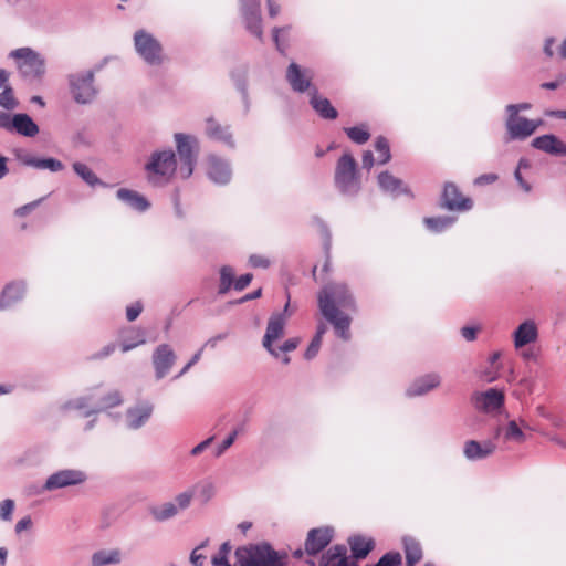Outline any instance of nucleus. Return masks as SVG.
<instances>
[{"label": "nucleus", "instance_id": "f3484780", "mask_svg": "<svg viewBox=\"0 0 566 566\" xmlns=\"http://www.w3.org/2000/svg\"><path fill=\"white\" fill-rule=\"evenodd\" d=\"M247 29L256 38L262 39V19L259 0H241Z\"/></svg>", "mask_w": 566, "mask_h": 566}, {"label": "nucleus", "instance_id": "c9c22d12", "mask_svg": "<svg viewBox=\"0 0 566 566\" xmlns=\"http://www.w3.org/2000/svg\"><path fill=\"white\" fill-rule=\"evenodd\" d=\"M378 184L385 191H390L394 193L402 191V181L388 171L379 174Z\"/></svg>", "mask_w": 566, "mask_h": 566}, {"label": "nucleus", "instance_id": "a19ab883", "mask_svg": "<svg viewBox=\"0 0 566 566\" xmlns=\"http://www.w3.org/2000/svg\"><path fill=\"white\" fill-rule=\"evenodd\" d=\"M375 149L378 153V164L384 165L390 160L391 154L387 138L384 136L377 137L375 140Z\"/></svg>", "mask_w": 566, "mask_h": 566}, {"label": "nucleus", "instance_id": "49530a36", "mask_svg": "<svg viewBox=\"0 0 566 566\" xmlns=\"http://www.w3.org/2000/svg\"><path fill=\"white\" fill-rule=\"evenodd\" d=\"M402 563V557L399 552H388L384 554L375 566H400Z\"/></svg>", "mask_w": 566, "mask_h": 566}, {"label": "nucleus", "instance_id": "b1692460", "mask_svg": "<svg viewBox=\"0 0 566 566\" xmlns=\"http://www.w3.org/2000/svg\"><path fill=\"white\" fill-rule=\"evenodd\" d=\"M207 172L210 179L217 184H227L231 177L228 164L217 156L208 157Z\"/></svg>", "mask_w": 566, "mask_h": 566}, {"label": "nucleus", "instance_id": "79ce46f5", "mask_svg": "<svg viewBox=\"0 0 566 566\" xmlns=\"http://www.w3.org/2000/svg\"><path fill=\"white\" fill-rule=\"evenodd\" d=\"M423 222L431 231L441 232L452 224L453 219L449 217L424 218Z\"/></svg>", "mask_w": 566, "mask_h": 566}, {"label": "nucleus", "instance_id": "dca6fc26", "mask_svg": "<svg viewBox=\"0 0 566 566\" xmlns=\"http://www.w3.org/2000/svg\"><path fill=\"white\" fill-rule=\"evenodd\" d=\"M154 411V405L147 400L139 401L126 410V426L130 430H137L145 426Z\"/></svg>", "mask_w": 566, "mask_h": 566}, {"label": "nucleus", "instance_id": "5701e85b", "mask_svg": "<svg viewBox=\"0 0 566 566\" xmlns=\"http://www.w3.org/2000/svg\"><path fill=\"white\" fill-rule=\"evenodd\" d=\"M440 384V377L437 374H428L417 378L406 390V396L419 397L423 396Z\"/></svg>", "mask_w": 566, "mask_h": 566}, {"label": "nucleus", "instance_id": "cd10ccee", "mask_svg": "<svg viewBox=\"0 0 566 566\" xmlns=\"http://www.w3.org/2000/svg\"><path fill=\"white\" fill-rule=\"evenodd\" d=\"M537 337V328L533 322L522 323L514 333V344L516 348H521Z\"/></svg>", "mask_w": 566, "mask_h": 566}, {"label": "nucleus", "instance_id": "4c0bfd02", "mask_svg": "<svg viewBox=\"0 0 566 566\" xmlns=\"http://www.w3.org/2000/svg\"><path fill=\"white\" fill-rule=\"evenodd\" d=\"M176 356H154L156 378H164L175 363Z\"/></svg>", "mask_w": 566, "mask_h": 566}, {"label": "nucleus", "instance_id": "4d7b16f0", "mask_svg": "<svg viewBox=\"0 0 566 566\" xmlns=\"http://www.w3.org/2000/svg\"><path fill=\"white\" fill-rule=\"evenodd\" d=\"M499 179V176L496 174L490 172V174H483L475 178L474 184L478 186H484L495 182Z\"/></svg>", "mask_w": 566, "mask_h": 566}, {"label": "nucleus", "instance_id": "69168bd1", "mask_svg": "<svg viewBox=\"0 0 566 566\" xmlns=\"http://www.w3.org/2000/svg\"><path fill=\"white\" fill-rule=\"evenodd\" d=\"M363 167L366 168V169H371V167L374 166L375 164V159H374V155L370 150H366L364 151L363 154Z\"/></svg>", "mask_w": 566, "mask_h": 566}, {"label": "nucleus", "instance_id": "6ab92c4d", "mask_svg": "<svg viewBox=\"0 0 566 566\" xmlns=\"http://www.w3.org/2000/svg\"><path fill=\"white\" fill-rule=\"evenodd\" d=\"M347 543L352 551L353 560L355 562L365 559L376 546L373 537H365L359 534L349 536Z\"/></svg>", "mask_w": 566, "mask_h": 566}, {"label": "nucleus", "instance_id": "7c9ffc66", "mask_svg": "<svg viewBox=\"0 0 566 566\" xmlns=\"http://www.w3.org/2000/svg\"><path fill=\"white\" fill-rule=\"evenodd\" d=\"M117 198L139 211H144L149 207L148 201L134 190L120 188L117 190Z\"/></svg>", "mask_w": 566, "mask_h": 566}, {"label": "nucleus", "instance_id": "052dcab7", "mask_svg": "<svg viewBox=\"0 0 566 566\" xmlns=\"http://www.w3.org/2000/svg\"><path fill=\"white\" fill-rule=\"evenodd\" d=\"M478 331H479V327L464 326V327L461 328V335L467 340L472 342V340H474L476 338Z\"/></svg>", "mask_w": 566, "mask_h": 566}, {"label": "nucleus", "instance_id": "4468645a", "mask_svg": "<svg viewBox=\"0 0 566 566\" xmlns=\"http://www.w3.org/2000/svg\"><path fill=\"white\" fill-rule=\"evenodd\" d=\"M286 81L291 88L297 93L311 92L314 74L308 69H302L298 64L292 62L286 70Z\"/></svg>", "mask_w": 566, "mask_h": 566}, {"label": "nucleus", "instance_id": "774afa93", "mask_svg": "<svg viewBox=\"0 0 566 566\" xmlns=\"http://www.w3.org/2000/svg\"><path fill=\"white\" fill-rule=\"evenodd\" d=\"M544 418H546L548 421H551V423L556 428H563L565 426V421L563 420V418H560L558 416H554L553 413L544 415Z\"/></svg>", "mask_w": 566, "mask_h": 566}, {"label": "nucleus", "instance_id": "6e6552de", "mask_svg": "<svg viewBox=\"0 0 566 566\" xmlns=\"http://www.w3.org/2000/svg\"><path fill=\"white\" fill-rule=\"evenodd\" d=\"M87 480V474L77 469H64L49 475L40 489H31L30 494H39L44 491H54L63 488L80 485Z\"/></svg>", "mask_w": 566, "mask_h": 566}, {"label": "nucleus", "instance_id": "a18cd8bd", "mask_svg": "<svg viewBox=\"0 0 566 566\" xmlns=\"http://www.w3.org/2000/svg\"><path fill=\"white\" fill-rule=\"evenodd\" d=\"M17 105L18 102L14 97L12 87H3V91L0 93V106L6 109H14Z\"/></svg>", "mask_w": 566, "mask_h": 566}, {"label": "nucleus", "instance_id": "f03ea898", "mask_svg": "<svg viewBox=\"0 0 566 566\" xmlns=\"http://www.w3.org/2000/svg\"><path fill=\"white\" fill-rule=\"evenodd\" d=\"M235 566H287L289 554L285 549H275L263 541L239 546L234 551Z\"/></svg>", "mask_w": 566, "mask_h": 566}, {"label": "nucleus", "instance_id": "ea45409f", "mask_svg": "<svg viewBox=\"0 0 566 566\" xmlns=\"http://www.w3.org/2000/svg\"><path fill=\"white\" fill-rule=\"evenodd\" d=\"M234 284V271L231 266H222L220 270L219 294H226Z\"/></svg>", "mask_w": 566, "mask_h": 566}, {"label": "nucleus", "instance_id": "3c124183", "mask_svg": "<svg viewBox=\"0 0 566 566\" xmlns=\"http://www.w3.org/2000/svg\"><path fill=\"white\" fill-rule=\"evenodd\" d=\"M193 492L192 490H189V491H185L182 493H179L176 497H175V501H176V505L178 507V512L181 510H186L190 506V503H191V500L193 497Z\"/></svg>", "mask_w": 566, "mask_h": 566}, {"label": "nucleus", "instance_id": "de8ad7c7", "mask_svg": "<svg viewBox=\"0 0 566 566\" xmlns=\"http://www.w3.org/2000/svg\"><path fill=\"white\" fill-rule=\"evenodd\" d=\"M240 431H241L240 427L233 429L229 433V436L216 448L214 455L216 457L222 455L226 452V450L229 449L233 444V442L235 441Z\"/></svg>", "mask_w": 566, "mask_h": 566}, {"label": "nucleus", "instance_id": "e2e57ef3", "mask_svg": "<svg viewBox=\"0 0 566 566\" xmlns=\"http://www.w3.org/2000/svg\"><path fill=\"white\" fill-rule=\"evenodd\" d=\"M266 4H268V10H269V15L271 18H275L281 11V6H280L279 0H266Z\"/></svg>", "mask_w": 566, "mask_h": 566}, {"label": "nucleus", "instance_id": "680f3d73", "mask_svg": "<svg viewBox=\"0 0 566 566\" xmlns=\"http://www.w3.org/2000/svg\"><path fill=\"white\" fill-rule=\"evenodd\" d=\"M32 526V520L29 515L24 516L15 524V533L20 534L22 531L28 530Z\"/></svg>", "mask_w": 566, "mask_h": 566}, {"label": "nucleus", "instance_id": "4be33fe9", "mask_svg": "<svg viewBox=\"0 0 566 566\" xmlns=\"http://www.w3.org/2000/svg\"><path fill=\"white\" fill-rule=\"evenodd\" d=\"M284 325L285 319L282 314H273L270 317L266 333L263 337V346L270 354H274L272 349V343L283 335Z\"/></svg>", "mask_w": 566, "mask_h": 566}, {"label": "nucleus", "instance_id": "5fc2aeb1", "mask_svg": "<svg viewBox=\"0 0 566 566\" xmlns=\"http://www.w3.org/2000/svg\"><path fill=\"white\" fill-rule=\"evenodd\" d=\"M143 312L142 302L137 301L126 307V318L128 322H134Z\"/></svg>", "mask_w": 566, "mask_h": 566}, {"label": "nucleus", "instance_id": "8fccbe9b", "mask_svg": "<svg viewBox=\"0 0 566 566\" xmlns=\"http://www.w3.org/2000/svg\"><path fill=\"white\" fill-rule=\"evenodd\" d=\"M326 329L327 328H326V326L324 324L318 326L315 336L313 337L311 344L307 347V353L306 354H316L319 350L321 343H322V337L325 334Z\"/></svg>", "mask_w": 566, "mask_h": 566}, {"label": "nucleus", "instance_id": "c85d7f7f", "mask_svg": "<svg viewBox=\"0 0 566 566\" xmlns=\"http://www.w3.org/2000/svg\"><path fill=\"white\" fill-rule=\"evenodd\" d=\"M12 129L27 137H33L39 133L38 125L27 114H15L12 117Z\"/></svg>", "mask_w": 566, "mask_h": 566}, {"label": "nucleus", "instance_id": "f704fd0d", "mask_svg": "<svg viewBox=\"0 0 566 566\" xmlns=\"http://www.w3.org/2000/svg\"><path fill=\"white\" fill-rule=\"evenodd\" d=\"M120 563V552L118 549H101L93 554L92 566H105Z\"/></svg>", "mask_w": 566, "mask_h": 566}, {"label": "nucleus", "instance_id": "423d86ee", "mask_svg": "<svg viewBox=\"0 0 566 566\" xmlns=\"http://www.w3.org/2000/svg\"><path fill=\"white\" fill-rule=\"evenodd\" d=\"M147 178L153 185L168 182L177 169L176 155L172 150L154 153L146 164Z\"/></svg>", "mask_w": 566, "mask_h": 566}, {"label": "nucleus", "instance_id": "bb28decb", "mask_svg": "<svg viewBox=\"0 0 566 566\" xmlns=\"http://www.w3.org/2000/svg\"><path fill=\"white\" fill-rule=\"evenodd\" d=\"M502 356H488L486 365L479 369V378L485 382H492L502 375Z\"/></svg>", "mask_w": 566, "mask_h": 566}, {"label": "nucleus", "instance_id": "6e6d98bb", "mask_svg": "<svg viewBox=\"0 0 566 566\" xmlns=\"http://www.w3.org/2000/svg\"><path fill=\"white\" fill-rule=\"evenodd\" d=\"M252 279H253V275L251 273H245V274L241 275L240 277L234 280V284H233L234 290L235 291L244 290L251 283Z\"/></svg>", "mask_w": 566, "mask_h": 566}, {"label": "nucleus", "instance_id": "ddd939ff", "mask_svg": "<svg viewBox=\"0 0 566 566\" xmlns=\"http://www.w3.org/2000/svg\"><path fill=\"white\" fill-rule=\"evenodd\" d=\"M334 535L335 531L332 526L311 528L304 543L305 553L310 556H316L324 552L333 541Z\"/></svg>", "mask_w": 566, "mask_h": 566}, {"label": "nucleus", "instance_id": "338daca9", "mask_svg": "<svg viewBox=\"0 0 566 566\" xmlns=\"http://www.w3.org/2000/svg\"><path fill=\"white\" fill-rule=\"evenodd\" d=\"M0 127L11 130L12 118L7 113L0 112Z\"/></svg>", "mask_w": 566, "mask_h": 566}, {"label": "nucleus", "instance_id": "f257e3e1", "mask_svg": "<svg viewBox=\"0 0 566 566\" xmlns=\"http://www.w3.org/2000/svg\"><path fill=\"white\" fill-rule=\"evenodd\" d=\"M317 302L322 315L333 325L337 336L348 340L352 317L346 311H356V303L348 287L342 283L327 284L318 292Z\"/></svg>", "mask_w": 566, "mask_h": 566}, {"label": "nucleus", "instance_id": "2eb2a0df", "mask_svg": "<svg viewBox=\"0 0 566 566\" xmlns=\"http://www.w3.org/2000/svg\"><path fill=\"white\" fill-rule=\"evenodd\" d=\"M442 206L448 210L465 211L472 208L473 202L462 195L455 184L446 182L442 192Z\"/></svg>", "mask_w": 566, "mask_h": 566}, {"label": "nucleus", "instance_id": "0e129e2a", "mask_svg": "<svg viewBox=\"0 0 566 566\" xmlns=\"http://www.w3.org/2000/svg\"><path fill=\"white\" fill-rule=\"evenodd\" d=\"M249 261L253 268H268L269 266V261L261 255H251Z\"/></svg>", "mask_w": 566, "mask_h": 566}, {"label": "nucleus", "instance_id": "412c9836", "mask_svg": "<svg viewBox=\"0 0 566 566\" xmlns=\"http://www.w3.org/2000/svg\"><path fill=\"white\" fill-rule=\"evenodd\" d=\"M495 450V444L488 440L480 443L476 440H469L464 443L463 453L470 461H479L491 455Z\"/></svg>", "mask_w": 566, "mask_h": 566}, {"label": "nucleus", "instance_id": "864d4df0", "mask_svg": "<svg viewBox=\"0 0 566 566\" xmlns=\"http://www.w3.org/2000/svg\"><path fill=\"white\" fill-rule=\"evenodd\" d=\"M14 509V501L11 499L3 500L0 503V518L3 521H8L12 516V512Z\"/></svg>", "mask_w": 566, "mask_h": 566}, {"label": "nucleus", "instance_id": "aec40b11", "mask_svg": "<svg viewBox=\"0 0 566 566\" xmlns=\"http://www.w3.org/2000/svg\"><path fill=\"white\" fill-rule=\"evenodd\" d=\"M310 104L313 107V109L324 119L334 120L338 117V112L336 108L332 105L328 98L323 97L318 94V91L316 87L313 86V88L310 92Z\"/></svg>", "mask_w": 566, "mask_h": 566}, {"label": "nucleus", "instance_id": "20e7f679", "mask_svg": "<svg viewBox=\"0 0 566 566\" xmlns=\"http://www.w3.org/2000/svg\"><path fill=\"white\" fill-rule=\"evenodd\" d=\"M20 75L28 81H40L45 74V60L31 48H20L10 52Z\"/></svg>", "mask_w": 566, "mask_h": 566}, {"label": "nucleus", "instance_id": "a878e982", "mask_svg": "<svg viewBox=\"0 0 566 566\" xmlns=\"http://www.w3.org/2000/svg\"><path fill=\"white\" fill-rule=\"evenodd\" d=\"M18 159L25 166L34 167L36 169H49L50 171H61L64 168L62 161L55 158H35L31 155H19Z\"/></svg>", "mask_w": 566, "mask_h": 566}, {"label": "nucleus", "instance_id": "e433bc0d", "mask_svg": "<svg viewBox=\"0 0 566 566\" xmlns=\"http://www.w3.org/2000/svg\"><path fill=\"white\" fill-rule=\"evenodd\" d=\"M192 492L202 503H207L214 495V485L211 481L203 480L193 485Z\"/></svg>", "mask_w": 566, "mask_h": 566}, {"label": "nucleus", "instance_id": "c03bdc74", "mask_svg": "<svg viewBox=\"0 0 566 566\" xmlns=\"http://www.w3.org/2000/svg\"><path fill=\"white\" fill-rule=\"evenodd\" d=\"M231 551V545L229 542L222 543L220 546L219 553L214 555L211 559L212 565L214 566H235V563L233 565L229 564L228 560V554Z\"/></svg>", "mask_w": 566, "mask_h": 566}, {"label": "nucleus", "instance_id": "39448f33", "mask_svg": "<svg viewBox=\"0 0 566 566\" xmlns=\"http://www.w3.org/2000/svg\"><path fill=\"white\" fill-rule=\"evenodd\" d=\"M334 182L342 193L354 195L359 191L360 179L357 163L350 154H343L337 160Z\"/></svg>", "mask_w": 566, "mask_h": 566}, {"label": "nucleus", "instance_id": "72a5a7b5", "mask_svg": "<svg viewBox=\"0 0 566 566\" xmlns=\"http://www.w3.org/2000/svg\"><path fill=\"white\" fill-rule=\"evenodd\" d=\"M206 132H207V135L212 139L220 140L226 144H231L232 135L229 132V128L221 126L213 118H209L207 120Z\"/></svg>", "mask_w": 566, "mask_h": 566}, {"label": "nucleus", "instance_id": "37998d69", "mask_svg": "<svg viewBox=\"0 0 566 566\" xmlns=\"http://www.w3.org/2000/svg\"><path fill=\"white\" fill-rule=\"evenodd\" d=\"M73 169L88 185L94 186L95 184L98 182V178L96 177V175L85 164L75 163L73 165Z\"/></svg>", "mask_w": 566, "mask_h": 566}, {"label": "nucleus", "instance_id": "2f4dec72", "mask_svg": "<svg viewBox=\"0 0 566 566\" xmlns=\"http://www.w3.org/2000/svg\"><path fill=\"white\" fill-rule=\"evenodd\" d=\"M149 514L156 522H166L178 514V507L174 502L149 507Z\"/></svg>", "mask_w": 566, "mask_h": 566}, {"label": "nucleus", "instance_id": "393cba45", "mask_svg": "<svg viewBox=\"0 0 566 566\" xmlns=\"http://www.w3.org/2000/svg\"><path fill=\"white\" fill-rule=\"evenodd\" d=\"M532 145L552 155H566V145L554 135H543L533 139Z\"/></svg>", "mask_w": 566, "mask_h": 566}, {"label": "nucleus", "instance_id": "9d476101", "mask_svg": "<svg viewBox=\"0 0 566 566\" xmlns=\"http://www.w3.org/2000/svg\"><path fill=\"white\" fill-rule=\"evenodd\" d=\"M94 74L91 71L72 74L69 77L71 93L77 103H88L95 96Z\"/></svg>", "mask_w": 566, "mask_h": 566}, {"label": "nucleus", "instance_id": "c756f323", "mask_svg": "<svg viewBox=\"0 0 566 566\" xmlns=\"http://www.w3.org/2000/svg\"><path fill=\"white\" fill-rule=\"evenodd\" d=\"M402 545L407 566H415L422 559V548L416 538L411 536H403Z\"/></svg>", "mask_w": 566, "mask_h": 566}, {"label": "nucleus", "instance_id": "bf43d9fd", "mask_svg": "<svg viewBox=\"0 0 566 566\" xmlns=\"http://www.w3.org/2000/svg\"><path fill=\"white\" fill-rule=\"evenodd\" d=\"M213 437H209L206 440L198 443L196 447H193L190 451V454L193 457L199 455L201 452H203L213 441Z\"/></svg>", "mask_w": 566, "mask_h": 566}, {"label": "nucleus", "instance_id": "f8f14e48", "mask_svg": "<svg viewBox=\"0 0 566 566\" xmlns=\"http://www.w3.org/2000/svg\"><path fill=\"white\" fill-rule=\"evenodd\" d=\"M507 112L506 128L512 139H524L536 130L537 124L534 120L518 116L516 105H509Z\"/></svg>", "mask_w": 566, "mask_h": 566}, {"label": "nucleus", "instance_id": "603ef678", "mask_svg": "<svg viewBox=\"0 0 566 566\" xmlns=\"http://www.w3.org/2000/svg\"><path fill=\"white\" fill-rule=\"evenodd\" d=\"M290 30H291V27H283V28H274L273 29V40L275 42V45H276L277 50L280 52H282V53L285 50V45L281 41V39H283L285 35H287Z\"/></svg>", "mask_w": 566, "mask_h": 566}, {"label": "nucleus", "instance_id": "09e8293b", "mask_svg": "<svg viewBox=\"0 0 566 566\" xmlns=\"http://www.w3.org/2000/svg\"><path fill=\"white\" fill-rule=\"evenodd\" d=\"M505 439L506 440H515V441H523L525 439V434L521 430V428L517 426L516 421L511 420L507 423V428L505 431Z\"/></svg>", "mask_w": 566, "mask_h": 566}, {"label": "nucleus", "instance_id": "13d9d810", "mask_svg": "<svg viewBox=\"0 0 566 566\" xmlns=\"http://www.w3.org/2000/svg\"><path fill=\"white\" fill-rule=\"evenodd\" d=\"M40 201L41 200H35V201H32L30 203H27V205L18 208L14 211V214L18 216V217H25L27 214H29L31 211H33L38 207Z\"/></svg>", "mask_w": 566, "mask_h": 566}, {"label": "nucleus", "instance_id": "473e14b6", "mask_svg": "<svg viewBox=\"0 0 566 566\" xmlns=\"http://www.w3.org/2000/svg\"><path fill=\"white\" fill-rule=\"evenodd\" d=\"M24 292V287L22 284L11 283L8 284L0 296V310H3L10 306L12 303L19 301Z\"/></svg>", "mask_w": 566, "mask_h": 566}, {"label": "nucleus", "instance_id": "0eeeda50", "mask_svg": "<svg viewBox=\"0 0 566 566\" xmlns=\"http://www.w3.org/2000/svg\"><path fill=\"white\" fill-rule=\"evenodd\" d=\"M134 45L139 56L150 65H160L164 60V50L160 42L149 32L138 30L134 34Z\"/></svg>", "mask_w": 566, "mask_h": 566}, {"label": "nucleus", "instance_id": "1a4fd4ad", "mask_svg": "<svg viewBox=\"0 0 566 566\" xmlns=\"http://www.w3.org/2000/svg\"><path fill=\"white\" fill-rule=\"evenodd\" d=\"M177 143V153L181 161L179 172L182 178H189L193 170L197 158L198 144L193 137L184 134L175 135Z\"/></svg>", "mask_w": 566, "mask_h": 566}, {"label": "nucleus", "instance_id": "58836bf2", "mask_svg": "<svg viewBox=\"0 0 566 566\" xmlns=\"http://www.w3.org/2000/svg\"><path fill=\"white\" fill-rule=\"evenodd\" d=\"M345 133L352 142L359 145L367 143L370 138V134L364 125L345 128Z\"/></svg>", "mask_w": 566, "mask_h": 566}, {"label": "nucleus", "instance_id": "9b49d317", "mask_svg": "<svg viewBox=\"0 0 566 566\" xmlns=\"http://www.w3.org/2000/svg\"><path fill=\"white\" fill-rule=\"evenodd\" d=\"M505 396L503 390L497 388H489L485 391H475L471 396V403L481 412L490 413L499 411L503 408Z\"/></svg>", "mask_w": 566, "mask_h": 566}, {"label": "nucleus", "instance_id": "7ed1b4c3", "mask_svg": "<svg viewBox=\"0 0 566 566\" xmlns=\"http://www.w3.org/2000/svg\"><path fill=\"white\" fill-rule=\"evenodd\" d=\"M122 402L123 397L118 390H112L104 395L95 390L86 396L69 400L64 405V408L83 411L82 416L87 418L92 415L117 407L122 405Z\"/></svg>", "mask_w": 566, "mask_h": 566}, {"label": "nucleus", "instance_id": "a211bd4d", "mask_svg": "<svg viewBox=\"0 0 566 566\" xmlns=\"http://www.w3.org/2000/svg\"><path fill=\"white\" fill-rule=\"evenodd\" d=\"M318 566H358V564L349 559L344 544H336L322 554Z\"/></svg>", "mask_w": 566, "mask_h": 566}]
</instances>
